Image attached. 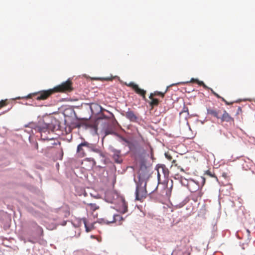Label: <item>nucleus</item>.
Instances as JSON below:
<instances>
[{
  "mask_svg": "<svg viewBox=\"0 0 255 255\" xmlns=\"http://www.w3.org/2000/svg\"><path fill=\"white\" fill-rule=\"evenodd\" d=\"M108 219L109 220H110V219H111V217H110V216H108Z\"/></svg>",
  "mask_w": 255,
  "mask_h": 255,
  "instance_id": "32",
  "label": "nucleus"
},
{
  "mask_svg": "<svg viewBox=\"0 0 255 255\" xmlns=\"http://www.w3.org/2000/svg\"><path fill=\"white\" fill-rule=\"evenodd\" d=\"M242 109L241 107H238V111H241Z\"/></svg>",
  "mask_w": 255,
  "mask_h": 255,
  "instance_id": "30",
  "label": "nucleus"
},
{
  "mask_svg": "<svg viewBox=\"0 0 255 255\" xmlns=\"http://www.w3.org/2000/svg\"><path fill=\"white\" fill-rule=\"evenodd\" d=\"M54 92L66 93L70 92L73 90L72 81L68 79L66 81L55 87L53 88Z\"/></svg>",
  "mask_w": 255,
  "mask_h": 255,
  "instance_id": "3",
  "label": "nucleus"
},
{
  "mask_svg": "<svg viewBox=\"0 0 255 255\" xmlns=\"http://www.w3.org/2000/svg\"><path fill=\"white\" fill-rule=\"evenodd\" d=\"M183 113H187L189 115L188 108L186 106H185V105H184L183 109H182V111L180 112V114Z\"/></svg>",
  "mask_w": 255,
  "mask_h": 255,
  "instance_id": "25",
  "label": "nucleus"
},
{
  "mask_svg": "<svg viewBox=\"0 0 255 255\" xmlns=\"http://www.w3.org/2000/svg\"><path fill=\"white\" fill-rule=\"evenodd\" d=\"M175 162H176V161L175 160H173L172 161V163H175Z\"/></svg>",
  "mask_w": 255,
  "mask_h": 255,
  "instance_id": "33",
  "label": "nucleus"
},
{
  "mask_svg": "<svg viewBox=\"0 0 255 255\" xmlns=\"http://www.w3.org/2000/svg\"><path fill=\"white\" fill-rule=\"evenodd\" d=\"M113 159L114 161L118 163H121L123 161L122 157L118 153H114L113 155Z\"/></svg>",
  "mask_w": 255,
  "mask_h": 255,
  "instance_id": "18",
  "label": "nucleus"
},
{
  "mask_svg": "<svg viewBox=\"0 0 255 255\" xmlns=\"http://www.w3.org/2000/svg\"><path fill=\"white\" fill-rule=\"evenodd\" d=\"M212 92V94L215 95L217 98L221 99L222 100V97H221L219 95L216 93L212 89L210 88L209 89Z\"/></svg>",
  "mask_w": 255,
  "mask_h": 255,
  "instance_id": "24",
  "label": "nucleus"
},
{
  "mask_svg": "<svg viewBox=\"0 0 255 255\" xmlns=\"http://www.w3.org/2000/svg\"><path fill=\"white\" fill-rule=\"evenodd\" d=\"M123 220V217L120 215H115L110 212L107 213L104 217L102 219V220L107 224L118 221L119 224H121Z\"/></svg>",
  "mask_w": 255,
  "mask_h": 255,
  "instance_id": "4",
  "label": "nucleus"
},
{
  "mask_svg": "<svg viewBox=\"0 0 255 255\" xmlns=\"http://www.w3.org/2000/svg\"><path fill=\"white\" fill-rule=\"evenodd\" d=\"M120 210L123 213H125L128 211V203L124 199H123L122 201Z\"/></svg>",
  "mask_w": 255,
  "mask_h": 255,
  "instance_id": "14",
  "label": "nucleus"
},
{
  "mask_svg": "<svg viewBox=\"0 0 255 255\" xmlns=\"http://www.w3.org/2000/svg\"><path fill=\"white\" fill-rule=\"evenodd\" d=\"M205 174L211 177L215 178L216 180L218 181L217 177L215 175L214 173H212L210 170L206 171Z\"/></svg>",
  "mask_w": 255,
  "mask_h": 255,
  "instance_id": "20",
  "label": "nucleus"
},
{
  "mask_svg": "<svg viewBox=\"0 0 255 255\" xmlns=\"http://www.w3.org/2000/svg\"><path fill=\"white\" fill-rule=\"evenodd\" d=\"M201 183L202 184V186L204 185V184L205 183V178L204 177H201Z\"/></svg>",
  "mask_w": 255,
  "mask_h": 255,
  "instance_id": "26",
  "label": "nucleus"
},
{
  "mask_svg": "<svg viewBox=\"0 0 255 255\" xmlns=\"http://www.w3.org/2000/svg\"><path fill=\"white\" fill-rule=\"evenodd\" d=\"M222 112L221 110L217 109L215 108L209 107L207 109V114L216 118L218 119H220Z\"/></svg>",
  "mask_w": 255,
  "mask_h": 255,
  "instance_id": "10",
  "label": "nucleus"
},
{
  "mask_svg": "<svg viewBox=\"0 0 255 255\" xmlns=\"http://www.w3.org/2000/svg\"><path fill=\"white\" fill-rule=\"evenodd\" d=\"M83 147L89 148L90 147V144L87 141H84L78 145L77 152L78 156L80 157H83L86 156V153L83 148Z\"/></svg>",
  "mask_w": 255,
  "mask_h": 255,
  "instance_id": "9",
  "label": "nucleus"
},
{
  "mask_svg": "<svg viewBox=\"0 0 255 255\" xmlns=\"http://www.w3.org/2000/svg\"><path fill=\"white\" fill-rule=\"evenodd\" d=\"M175 165L176 166H177L178 168L179 169H180V170L181 171L183 172H185V171H184V169H183V168H182V167H181L180 166H177V164H175Z\"/></svg>",
  "mask_w": 255,
  "mask_h": 255,
  "instance_id": "29",
  "label": "nucleus"
},
{
  "mask_svg": "<svg viewBox=\"0 0 255 255\" xmlns=\"http://www.w3.org/2000/svg\"><path fill=\"white\" fill-rule=\"evenodd\" d=\"M157 176L158 179L161 176L164 178H168L169 176V170L164 164L158 165L157 166Z\"/></svg>",
  "mask_w": 255,
  "mask_h": 255,
  "instance_id": "8",
  "label": "nucleus"
},
{
  "mask_svg": "<svg viewBox=\"0 0 255 255\" xmlns=\"http://www.w3.org/2000/svg\"><path fill=\"white\" fill-rule=\"evenodd\" d=\"M93 108H97L98 110H100V111H101L102 107L100 105L96 104H93L92 106H91V109L93 111Z\"/></svg>",
  "mask_w": 255,
  "mask_h": 255,
  "instance_id": "22",
  "label": "nucleus"
},
{
  "mask_svg": "<svg viewBox=\"0 0 255 255\" xmlns=\"http://www.w3.org/2000/svg\"><path fill=\"white\" fill-rule=\"evenodd\" d=\"M86 162H89L91 167H93L96 164V161H95V160L93 158H86L84 160V162H82V164H84V163H85Z\"/></svg>",
  "mask_w": 255,
  "mask_h": 255,
  "instance_id": "19",
  "label": "nucleus"
},
{
  "mask_svg": "<svg viewBox=\"0 0 255 255\" xmlns=\"http://www.w3.org/2000/svg\"><path fill=\"white\" fill-rule=\"evenodd\" d=\"M190 82H195L197 84H198L199 85L203 86L204 87V88H205V89L209 90L210 89V88L208 87L207 85H206L203 81H200L198 79H195L192 78V79H191Z\"/></svg>",
  "mask_w": 255,
  "mask_h": 255,
  "instance_id": "16",
  "label": "nucleus"
},
{
  "mask_svg": "<svg viewBox=\"0 0 255 255\" xmlns=\"http://www.w3.org/2000/svg\"><path fill=\"white\" fill-rule=\"evenodd\" d=\"M126 117L131 122H135L137 119V117L132 111L128 110L126 113Z\"/></svg>",
  "mask_w": 255,
  "mask_h": 255,
  "instance_id": "12",
  "label": "nucleus"
},
{
  "mask_svg": "<svg viewBox=\"0 0 255 255\" xmlns=\"http://www.w3.org/2000/svg\"><path fill=\"white\" fill-rule=\"evenodd\" d=\"M220 119L222 122H226L230 124H234V119L225 110H223Z\"/></svg>",
  "mask_w": 255,
  "mask_h": 255,
  "instance_id": "11",
  "label": "nucleus"
},
{
  "mask_svg": "<svg viewBox=\"0 0 255 255\" xmlns=\"http://www.w3.org/2000/svg\"><path fill=\"white\" fill-rule=\"evenodd\" d=\"M168 158L169 159V160H171V157L170 156H169Z\"/></svg>",
  "mask_w": 255,
  "mask_h": 255,
  "instance_id": "31",
  "label": "nucleus"
},
{
  "mask_svg": "<svg viewBox=\"0 0 255 255\" xmlns=\"http://www.w3.org/2000/svg\"><path fill=\"white\" fill-rule=\"evenodd\" d=\"M37 129L41 133V138L44 140H49L52 139V137H50L47 135L50 132L49 128V125L45 123H41L37 126Z\"/></svg>",
  "mask_w": 255,
  "mask_h": 255,
  "instance_id": "5",
  "label": "nucleus"
},
{
  "mask_svg": "<svg viewBox=\"0 0 255 255\" xmlns=\"http://www.w3.org/2000/svg\"><path fill=\"white\" fill-rule=\"evenodd\" d=\"M126 85L131 88L137 94L141 96L144 100L146 101L147 99L145 97L146 92L145 90L140 89L137 84L132 82L128 84L126 83Z\"/></svg>",
  "mask_w": 255,
  "mask_h": 255,
  "instance_id": "6",
  "label": "nucleus"
},
{
  "mask_svg": "<svg viewBox=\"0 0 255 255\" xmlns=\"http://www.w3.org/2000/svg\"><path fill=\"white\" fill-rule=\"evenodd\" d=\"M54 90L53 89H50L47 90H42L37 92L29 94L25 98H31L32 97H35V99L38 101L45 100L54 94Z\"/></svg>",
  "mask_w": 255,
  "mask_h": 255,
  "instance_id": "2",
  "label": "nucleus"
},
{
  "mask_svg": "<svg viewBox=\"0 0 255 255\" xmlns=\"http://www.w3.org/2000/svg\"><path fill=\"white\" fill-rule=\"evenodd\" d=\"M167 90H168V87L167 88L166 90H165V91L164 93L159 92V91H155L153 93H151L149 95V98L151 99V98H152V97H154L155 96H160L162 98H164L165 94L167 92Z\"/></svg>",
  "mask_w": 255,
  "mask_h": 255,
  "instance_id": "13",
  "label": "nucleus"
},
{
  "mask_svg": "<svg viewBox=\"0 0 255 255\" xmlns=\"http://www.w3.org/2000/svg\"><path fill=\"white\" fill-rule=\"evenodd\" d=\"M87 208L88 209L92 211H95L96 210L99 209V206L97 205L95 203H89L87 205Z\"/></svg>",
  "mask_w": 255,
  "mask_h": 255,
  "instance_id": "17",
  "label": "nucleus"
},
{
  "mask_svg": "<svg viewBox=\"0 0 255 255\" xmlns=\"http://www.w3.org/2000/svg\"><path fill=\"white\" fill-rule=\"evenodd\" d=\"M146 188L148 194L154 193L158 187V183L155 180H145Z\"/></svg>",
  "mask_w": 255,
  "mask_h": 255,
  "instance_id": "7",
  "label": "nucleus"
},
{
  "mask_svg": "<svg viewBox=\"0 0 255 255\" xmlns=\"http://www.w3.org/2000/svg\"><path fill=\"white\" fill-rule=\"evenodd\" d=\"M151 101L148 102L150 107L151 109H153L154 107L157 106L159 104V101L158 99L154 98L152 97V98L149 99Z\"/></svg>",
  "mask_w": 255,
  "mask_h": 255,
  "instance_id": "15",
  "label": "nucleus"
},
{
  "mask_svg": "<svg viewBox=\"0 0 255 255\" xmlns=\"http://www.w3.org/2000/svg\"><path fill=\"white\" fill-rule=\"evenodd\" d=\"M82 220H83V223H84V225H85V228H86V232H90V231H91V229H90L88 227V226H87V220H86V218H83V219H82Z\"/></svg>",
  "mask_w": 255,
  "mask_h": 255,
  "instance_id": "23",
  "label": "nucleus"
},
{
  "mask_svg": "<svg viewBox=\"0 0 255 255\" xmlns=\"http://www.w3.org/2000/svg\"><path fill=\"white\" fill-rule=\"evenodd\" d=\"M222 100L225 103V104L227 105H230L232 104V103H229L227 102L224 98H222Z\"/></svg>",
  "mask_w": 255,
  "mask_h": 255,
  "instance_id": "27",
  "label": "nucleus"
},
{
  "mask_svg": "<svg viewBox=\"0 0 255 255\" xmlns=\"http://www.w3.org/2000/svg\"><path fill=\"white\" fill-rule=\"evenodd\" d=\"M147 194L148 193L146 188L145 180L139 177L136 184L135 199L137 200L141 201L146 197Z\"/></svg>",
  "mask_w": 255,
  "mask_h": 255,
  "instance_id": "1",
  "label": "nucleus"
},
{
  "mask_svg": "<svg viewBox=\"0 0 255 255\" xmlns=\"http://www.w3.org/2000/svg\"><path fill=\"white\" fill-rule=\"evenodd\" d=\"M101 79L104 80H106V81H109V80H112V79L110 78V77L102 78H101Z\"/></svg>",
  "mask_w": 255,
  "mask_h": 255,
  "instance_id": "28",
  "label": "nucleus"
},
{
  "mask_svg": "<svg viewBox=\"0 0 255 255\" xmlns=\"http://www.w3.org/2000/svg\"><path fill=\"white\" fill-rule=\"evenodd\" d=\"M8 104L7 100H2L0 101V109Z\"/></svg>",
  "mask_w": 255,
  "mask_h": 255,
  "instance_id": "21",
  "label": "nucleus"
}]
</instances>
